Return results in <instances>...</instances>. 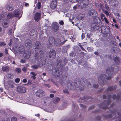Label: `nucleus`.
<instances>
[{
	"mask_svg": "<svg viewBox=\"0 0 121 121\" xmlns=\"http://www.w3.org/2000/svg\"><path fill=\"white\" fill-rule=\"evenodd\" d=\"M72 2H74L77 1L78 3H80L79 6L81 8L84 7L87 4L86 2L88 3V0H70Z\"/></svg>",
	"mask_w": 121,
	"mask_h": 121,
	"instance_id": "3",
	"label": "nucleus"
},
{
	"mask_svg": "<svg viewBox=\"0 0 121 121\" xmlns=\"http://www.w3.org/2000/svg\"><path fill=\"white\" fill-rule=\"evenodd\" d=\"M2 69L4 72H7L9 71V69L8 66H6L2 67Z\"/></svg>",
	"mask_w": 121,
	"mask_h": 121,
	"instance_id": "26",
	"label": "nucleus"
},
{
	"mask_svg": "<svg viewBox=\"0 0 121 121\" xmlns=\"http://www.w3.org/2000/svg\"><path fill=\"white\" fill-rule=\"evenodd\" d=\"M18 91L21 93H24L26 92V88L22 86H19L17 88Z\"/></svg>",
	"mask_w": 121,
	"mask_h": 121,
	"instance_id": "8",
	"label": "nucleus"
},
{
	"mask_svg": "<svg viewBox=\"0 0 121 121\" xmlns=\"http://www.w3.org/2000/svg\"><path fill=\"white\" fill-rule=\"evenodd\" d=\"M30 74L31 75H32L33 76H35V75H37L33 72H31L30 73Z\"/></svg>",
	"mask_w": 121,
	"mask_h": 121,
	"instance_id": "64",
	"label": "nucleus"
},
{
	"mask_svg": "<svg viewBox=\"0 0 121 121\" xmlns=\"http://www.w3.org/2000/svg\"><path fill=\"white\" fill-rule=\"evenodd\" d=\"M95 107L94 105H93L90 107L88 109V110H89L90 109H91L94 108Z\"/></svg>",
	"mask_w": 121,
	"mask_h": 121,
	"instance_id": "53",
	"label": "nucleus"
},
{
	"mask_svg": "<svg viewBox=\"0 0 121 121\" xmlns=\"http://www.w3.org/2000/svg\"><path fill=\"white\" fill-rule=\"evenodd\" d=\"M27 69V68L26 67H24L23 68L22 70L26 72Z\"/></svg>",
	"mask_w": 121,
	"mask_h": 121,
	"instance_id": "55",
	"label": "nucleus"
},
{
	"mask_svg": "<svg viewBox=\"0 0 121 121\" xmlns=\"http://www.w3.org/2000/svg\"><path fill=\"white\" fill-rule=\"evenodd\" d=\"M65 40V39L64 38V37L63 36H62L61 37L60 40L58 39L57 40V41H58V42H57L58 43H59L60 42H61V44L62 45L64 44L65 43V42L67 41V39L64 40Z\"/></svg>",
	"mask_w": 121,
	"mask_h": 121,
	"instance_id": "13",
	"label": "nucleus"
},
{
	"mask_svg": "<svg viewBox=\"0 0 121 121\" xmlns=\"http://www.w3.org/2000/svg\"><path fill=\"white\" fill-rule=\"evenodd\" d=\"M98 25L95 23L92 24L91 26V30H95L98 29Z\"/></svg>",
	"mask_w": 121,
	"mask_h": 121,
	"instance_id": "16",
	"label": "nucleus"
},
{
	"mask_svg": "<svg viewBox=\"0 0 121 121\" xmlns=\"http://www.w3.org/2000/svg\"><path fill=\"white\" fill-rule=\"evenodd\" d=\"M91 99V97H80V99H81V100H84L83 101H85L86 100L85 99H86L87 100H88V99H89L90 98Z\"/></svg>",
	"mask_w": 121,
	"mask_h": 121,
	"instance_id": "34",
	"label": "nucleus"
},
{
	"mask_svg": "<svg viewBox=\"0 0 121 121\" xmlns=\"http://www.w3.org/2000/svg\"><path fill=\"white\" fill-rule=\"evenodd\" d=\"M7 83L9 85V88H13L14 87V83L12 80H10L8 81Z\"/></svg>",
	"mask_w": 121,
	"mask_h": 121,
	"instance_id": "15",
	"label": "nucleus"
},
{
	"mask_svg": "<svg viewBox=\"0 0 121 121\" xmlns=\"http://www.w3.org/2000/svg\"><path fill=\"white\" fill-rule=\"evenodd\" d=\"M31 41L30 40H26L25 42V45L26 47H27L28 46H29L30 47V46L31 45Z\"/></svg>",
	"mask_w": 121,
	"mask_h": 121,
	"instance_id": "23",
	"label": "nucleus"
},
{
	"mask_svg": "<svg viewBox=\"0 0 121 121\" xmlns=\"http://www.w3.org/2000/svg\"><path fill=\"white\" fill-rule=\"evenodd\" d=\"M39 56H38V53H36L35 55V59L37 61L39 62L40 61L41 58L43 56V54L42 53V52L40 51L39 52Z\"/></svg>",
	"mask_w": 121,
	"mask_h": 121,
	"instance_id": "5",
	"label": "nucleus"
},
{
	"mask_svg": "<svg viewBox=\"0 0 121 121\" xmlns=\"http://www.w3.org/2000/svg\"><path fill=\"white\" fill-rule=\"evenodd\" d=\"M73 106L74 108H78V105L76 104H73Z\"/></svg>",
	"mask_w": 121,
	"mask_h": 121,
	"instance_id": "45",
	"label": "nucleus"
},
{
	"mask_svg": "<svg viewBox=\"0 0 121 121\" xmlns=\"http://www.w3.org/2000/svg\"><path fill=\"white\" fill-rule=\"evenodd\" d=\"M30 52H24L23 54L24 57L26 59H28L30 58Z\"/></svg>",
	"mask_w": 121,
	"mask_h": 121,
	"instance_id": "14",
	"label": "nucleus"
},
{
	"mask_svg": "<svg viewBox=\"0 0 121 121\" xmlns=\"http://www.w3.org/2000/svg\"><path fill=\"white\" fill-rule=\"evenodd\" d=\"M15 71L17 73H20L21 71V69L19 68H16Z\"/></svg>",
	"mask_w": 121,
	"mask_h": 121,
	"instance_id": "37",
	"label": "nucleus"
},
{
	"mask_svg": "<svg viewBox=\"0 0 121 121\" xmlns=\"http://www.w3.org/2000/svg\"><path fill=\"white\" fill-rule=\"evenodd\" d=\"M104 76H99L98 79V82L99 84L102 85L104 84V80L103 79Z\"/></svg>",
	"mask_w": 121,
	"mask_h": 121,
	"instance_id": "11",
	"label": "nucleus"
},
{
	"mask_svg": "<svg viewBox=\"0 0 121 121\" xmlns=\"http://www.w3.org/2000/svg\"><path fill=\"white\" fill-rule=\"evenodd\" d=\"M87 87H88L90 88H91L92 87V86H91V84L89 82H87Z\"/></svg>",
	"mask_w": 121,
	"mask_h": 121,
	"instance_id": "48",
	"label": "nucleus"
},
{
	"mask_svg": "<svg viewBox=\"0 0 121 121\" xmlns=\"http://www.w3.org/2000/svg\"><path fill=\"white\" fill-rule=\"evenodd\" d=\"M55 39L54 37H51L50 38L49 41V43L50 44L49 45L51 46L52 44H53L54 43Z\"/></svg>",
	"mask_w": 121,
	"mask_h": 121,
	"instance_id": "18",
	"label": "nucleus"
},
{
	"mask_svg": "<svg viewBox=\"0 0 121 121\" xmlns=\"http://www.w3.org/2000/svg\"><path fill=\"white\" fill-rule=\"evenodd\" d=\"M88 51L89 52H92L93 51V48L92 47H88L87 48Z\"/></svg>",
	"mask_w": 121,
	"mask_h": 121,
	"instance_id": "36",
	"label": "nucleus"
},
{
	"mask_svg": "<svg viewBox=\"0 0 121 121\" xmlns=\"http://www.w3.org/2000/svg\"><path fill=\"white\" fill-rule=\"evenodd\" d=\"M7 9L9 11H11L13 10L12 5V4H10L7 6Z\"/></svg>",
	"mask_w": 121,
	"mask_h": 121,
	"instance_id": "29",
	"label": "nucleus"
},
{
	"mask_svg": "<svg viewBox=\"0 0 121 121\" xmlns=\"http://www.w3.org/2000/svg\"><path fill=\"white\" fill-rule=\"evenodd\" d=\"M86 81H83V86H82L81 83V82L78 79L76 78L75 80L74 83L73 82L71 81H69L67 83V86L68 88L72 90H74L76 88H79V90L82 91L84 90V86H85V85L86 84L85 83H86Z\"/></svg>",
	"mask_w": 121,
	"mask_h": 121,
	"instance_id": "1",
	"label": "nucleus"
},
{
	"mask_svg": "<svg viewBox=\"0 0 121 121\" xmlns=\"http://www.w3.org/2000/svg\"><path fill=\"white\" fill-rule=\"evenodd\" d=\"M101 117L100 116H97L96 117V119L98 120H100L101 119Z\"/></svg>",
	"mask_w": 121,
	"mask_h": 121,
	"instance_id": "54",
	"label": "nucleus"
},
{
	"mask_svg": "<svg viewBox=\"0 0 121 121\" xmlns=\"http://www.w3.org/2000/svg\"><path fill=\"white\" fill-rule=\"evenodd\" d=\"M30 78L31 79H33L35 80L36 79L35 76H31Z\"/></svg>",
	"mask_w": 121,
	"mask_h": 121,
	"instance_id": "60",
	"label": "nucleus"
},
{
	"mask_svg": "<svg viewBox=\"0 0 121 121\" xmlns=\"http://www.w3.org/2000/svg\"><path fill=\"white\" fill-rule=\"evenodd\" d=\"M5 45V43L4 42H0V46H3Z\"/></svg>",
	"mask_w": 121,
	"mask_h": 121,
	"instance_id": "44",
	"label": "nucleus"
},
{
	"mask_svg": "<svg viewBox=\"0 0 121 121\" xmlns=\"http://www.w3.org/2000/svg\"><path fill=\"white\" fill-rule=\"evenodd\" d=\"M44 85L47 87H48V88L50 87V85L48 84H45Z\"/></svg>",
	"mask_w": 121,
	"mask_h": 121,
	"instance_id": "56",
	"label": "nucleus"
},
{
	"mask_svg": "<svg viewBox=\"0 0 121 121\" xmlns=\"http://www.w3.org/2000/svg\"><path fill=\"white\" fill-rule=\"evenodd\" d=\"M59 23L60 25H63L64 24V22L63 21H59Z\"/></svg>",
	"mask_w": 121,
	"mask_h": 121,
	"instance_id": "50",
	"label": "nucleus"
},
{
	"mask_svg": "<svg viewBox=\"0 0 121 121\" xmlns=\"http://www.w3.org/2000/svg\"><path fill=\"white\" fill-rule=\"evenodd\" d=\"M37 6L38 9H39L41 7V3L40 2H39L37 4Z\"/></svg>",
	"mask_w": 121,
	"mask_h": 121,
	"instance_id": "42",
	"label": "nucleus"
},
{
	"mask_svg": "<svg viewBox=\"0 0 121 121\" xmlns=\"http://www.w3.org/2000/svg\"><path fill=\"white\" fill-rule=\"evenodd\" d=\"M20 79L19 78H16L15 80V82L18 83L20 81Z\"/></svg>",
	"mask_w": 121,
	"mask_h": 121,
	"instance_id": "39",
	"label": "nucleus"
},
{
	"mask_svg": "<svg viewBox=\"0 0 121 121\" xmlns=\"http://www.w3.org/2000/svg\"><path fill=\"white\" fill-rule=\"evenodd\" d=\"M108 97L107 100H105L103 102L99 104V108L104 109H107V106L111 102V95H108Z\"/></svg>",
	"mask_w": 121,
	"mask_h": 121,
	"instance_id": "2",
	"label": "nucleus"
},
{
	"mask_svg": "<svg viewBox=\"0 0 121 121\" xmlns=\"http://www.w3.org/2000/svg\"><path fill=\"white\" fill-rule=\"evenodd\" d=\"M32 68H34L35 69H37L38 68V66L36 65H35L32 66Z\"/></svg>",
	"mask_w": 121,
	"mask_h": 121,
	"instance_id": "47",
	"label": "nucleus"
},
{
	"mask_svg": "<svg viewBox=\"0 0 121 121\" xmlns=\"http://www.w3.org/2000/svg\"><path fill=\"white\" fill-rule=\"evenodd\" d=\"M35 94L37 97H42L44 94V92L43 90L39 89L37 91Z\"/></svg>",
	"mask_w": 121,
	"mask_h": 121,
	"instance_id": "6",
	"label": "nucleus"
},
{
	"mask_svg": "<svg viewBox=\"0 0 121 121\" xmlns=\"http://www.w3.org/2000/svg\"><path fill=\"white\" fill-rule=\"evenodd\" d=\"M35 47H36L35 48V49L39 50L41 48V44L39 42H37L36 43Z\"/></svg>",
	"mask_w": 121,
	"mask_h": 121,
	"instance_id": "24",
	"label": "nucleus"
},
{
	"mask_svg": "<svg viewBox=\"0 0 121 121\" xmlns=\"http://www.w3.org/2000/svg\"><path fill=\"white\" fill-rule=\"evenodd\" d=\"M57 65H59L61 63V61L60 60H58L57 61Z\"/></svg>",
	"mask_w": 121,
	"mask_h": 121,
	"instance_id": "57",
	"label": "nucleus"
},
{
	"mask_svg": "<svg viewBox=\"0 0 121 121\" xmlns=\"http://www.w3.org/2000/svg\"><path fill=\"white\" fill-rule=\"evenodd\" d=\"M104 13L106 15H107V16L108 15L109 13L107 11H105L104 12Z\"/></svg>",
	"mask_w": 121,
	"mask_h": 121,
	"instance_id": "61",
	"label": "nucleus"
},
{
	"mask_svg": "<svg viewBox=\"0 0 121 121\" xmlns=\"http://www.w3.org/2000/svg\"><path fill=\"white\" fill-rule=\"evenodd\" d=\"M103 29L106 30H109V27L108 26V28H107L106 26H104L103 27Z\"/></svg>",
	"mask_w": 121,
	"mask_h": 121,
	"instance_id": "43",
	"label": "nucleus"
},
{
	"mask_svg": "<svg viewBox=\"0 0 121 121\" xmlns=\"http://www.w3.org/2000/svg\"><path fill=\"white\" fill-rule=\"evenodd\" d=\"M102 116L104 117V118H111L112 117V115L111 114H109L108 115H103Z\"/></svg>",
	"mask_w": 121,
	"mask_h": 121,
	"instance_id": "31",
	"label": "nucleus"
},
{
	"mask_svg": "<svg viewBox=\"0 0 121 121\" xmlns=\"http://www.w3.org/2000/svg\"><path fill=\"white\" fill-rule=\"evenodd\" d=\"M27 81V80L26 79H24L23 80L22 82L24 83H26Z\"/></svg>",
	"mask_w": 121,
	"mask_h": 121,
	"instance_id": "58",
	"label": "nucleus"
},
{
	"mask_svg": "<svg viewBox=\"0 0 121 121\" xmlns=\"http://www.w3.org/2000/svg\"><path fill=\"white\" fill-rule=\"evenodd\" d=\"M116 89V87L113 86H111L110 87H108L107 90H105V91L106 90L109 91H113L115 90Z\"/></svg>",
	"mask_w": 121,
	"mask_h": 121,
	"instance_id": "20",
	"label": "nucleus"
},
{
	"mask_svg": "<svg viewBox=\"0 0 121 121\" xmlns=\"http://www.w3.org/2000/svg\"><path fill=\"white\" fill-rule=\"evenodd\" d=\"M85 37V35L83 33L82 35V39H83Z\"/></svg>",
	"mask_w": 121,
	"mask_h": 121,
	"instance_id": "59",
	"label": "nucleus"
},
{
	"mask_svg": "<svg viewBox=\"0 0 121 121\" xmlns=\"http://www.w3.org/2000/svg\"><path fill=\"white\" fill-rule=\"evenodd\" d=\"M84 17V14H80L78 15V18L79 20H81Z\"/></svg>",
	"mask_w": 121,
	"mask_h": 121,
	"instance_id": "30",
	"label": "nucleus"
},
{
	"mask_svg": "<svg viewBox=\"0 0 121 121\" xmlns=\"http://www.w3.org/2000/svg\"><path fill=\"white\" fill-rule=\"evenodd\" d=\"M89 15L93 16H96L97 15L96 11L93 10H91L89 11L88 12Z\"/></svg>",
	"mask_w": 121,
	"mask_h": 121,
	"instance_id": "12",
	"label": "nucleus"
},
{
	"mask_svg": "<svg viewBox=\"0 0 121 121\" xmlns=\"http://www.w3.org/2000/svg\"><path fill=\"white\" fill-rule=\"evenodd\" d=\"M3 26L5 28H6L7 26V23H3Z\"/></svg>",
	"mask_w": 121,
	"mask_h": 121,
	"instance_id": "51",
	"label": "nucleus"
},
{
	"mask_svg": "<svg viewBox=\"0 0 121 121\" xmlns=\"http://www.w3.org/2000/svg\"><path fill=\"white\" fill-rule=\"evenodd\" d=\"M100 16H101V18L102 20V21H104V19L106 18L104 14L102 13H101Z\"/></svg>",
	"mask_w": 121,
	"mask_h": 121,
	"instance_id": "35",
	"label": "nucleus"
},
{
	"mask_svg": "<svg viewBox=\"0 0 121 121\" xmlns=\"http://www.w3.org/2000/svg\"><path fill=\"white\" fill-rule=\"evenodd\" d=\"M13 16H14L13 15L12 13H10L8 14L7 16V18L8 19H9L12 18Z\"/></svg>",
	"mask_w": 121,
	"mask_h": 121,
	"instance_id": "33",
	"label": "nucleus"
},
{
	"mask_svg": "<svg viewBox=\"0 0 121 121\" xmlns=\"http://www.w3.org/2000/svg\"><path fill=\"white\" fill-rule=\"evenodd\" d=\"M99 85L98 84H95L93 85L94 87L95 88H97L98 87Z\"/></svg>",
	"mask_w": 121,
	"mask_h": 121,
	"instance_id": "52",
	"label": "nucleus"
},
{
	"mask_svg": "<svg viewBox=\"0 0 121 121\" xmlns=\"http://www.w3.org/2000/svg\"><path fill=\"white\" fill-rule=\"evenodd\" d=\"M56 55V52L54 50H51L49 54V56L50 58H53L55 57Z\"/></svg>",
	"mask_w": 121,
	"mask_h": 121,
	"instance_id": "10",
	"label": "nucleus"
},
{
	"mask_svg": "<svg viewBox=\"0 0 121 121\" xmlns=\"http://www.w3.org/2000/svg\"><path fill=\"white\" fill-rule=\"evenodd\" d=\"M81 107H82L83 109L86 108V106L84 105L83 104H79Z\"/></svg>",
	"mask_w": 121,
	"mask_h": 121,
	"instance_id": "46",
	"label": "nucleus"
},
{
	"mask_svg": "<svg viewBox=\"0 0 121 121\" xmlns=\"http://www.w3.org/2000/svg\"><path fill=\"white\" fill-rule=\"evenodd\" d=\"M60 99L58 97H55L54 98L53 102L55 104L58 103L60 101Z\"/></svg>",
	"mask_w": 121,
	"mask_h": 121,
	"instance_id": "21",
	"label": "nucleus"
},
{
	"mask_svg": "<svg viewBox=\"0 0 121 121\" xmlns=\"http://www.w3.org/2000/svg\"><path fill=\"white\" fill-rule=\"evenodd\" d=\"M11 121H17V119L15 117H13L11 119Z\"/></svg>",
	"mask_w": 121,
	"mask_h": 121,
	"instance_id": "40",
	"label": "nucleus"
},
{
	"mask_svg": "<svg viewBox=\"0 0 121 121\" xmlns=\"http://www.w3.org/2000/svg\"><path fill=\"white\" fill-rule=\"evenodd\" d=\"M111 2H112L113 3V5L115 6H117L118 4V1L116 0H112Z\"/></svg>",
	"mask_w": 121,
	"mask_h": 121,
	"instance_id": "32",
	"label": "nucleus"
},
{
	"mask_svg": "<svg viewBox=\"0 0 121 121\" xmlns=\"http://www.w3.org/2000/svg\"><path fill=\"white\" fill-rule=\"evenodd\" d=\"M114 60L118 64L120 62V59L118 57L116 56L114 58Z\"/></svg>",
	"mask_w": 121,
	"mask_h": 121,
	"instance_id": "27",
	"label": "nucleus"
},
{
	"mask_svg": "<svg viewBox=\"0 0 121 121\" xmlns=\"http://www.w3.org/2000/svg\"><path fill=\"white\" fill-rule=\"evenodd\" d=\"M54 95L53 94H51L50 95V97L51 98H52L54 97Z\"/></svg>",
	"mask_w": 121,
	"mask_h": 121,
	"instance_id": "63",
	"label": "nucleus"
},
{
	"mask_svg": "<svg viewBox=\"0 0 121 121\" xmlns=\"http://www.w3.org/2000/svg\"><path fill=\"white\" fill-rule=\"evenodd\" d=\"M40 13H37L35 14L34 19L35 21H38L40 18Z\"/></svg>",
	"mask_w": 121,
	"mask_h": 121,
	"instance_id": "17",
	"label": "nucleus"
},
{
	"mask_svg": "<svg viewBox=\"0 0 121 121\" xmlns=\"http://www.w3.org/2000/svg\"><path fill=\"white\" fill-rule=\"evenodd\" d=\"M53 30L55 31H56L58 29V24L56 22H53L52 24Z\"/></svg>",
	"mask_w": 121,
	"mask_h": 121,
	"instance_id": "9",
	"label": "nucleus"
},
{
	"mask_svg": "<svg viewBox=\"0 0 121 121\" xmlns=\"http://www.w3.org/2000/svg\"><path fill=\"white\" fill-rule=\"evenodd\" d=\"M22 8L21 9H17L14 12L13 16H14L18 17L19 18L22 16Z\"/></svg>",
	"mask_w": 121,
	"mask_h": 121,
	"instance_id": "4",
	"label": "nucleus"
},
{
	"mask_svg": "<svg viewBox=\"0 0 121 121\" xmlns=\"http://www.w3.org/2000/svg\"><path fill=\"white\" fill-rule=\"evenodd\" d=\"M105 21V22L107 24H108L109 23V22L108 21L107 19L106 18H105L104 19V21Z\"/></svg>",
	"mask_w": 121,
	"mask_h": 121,
	"instance_id": "49",
	"label": "nucleus"
},
{
	"mask_svg": "<svg viewBox=\"0 0 121 121\" xmlns=\"http://www.w3.org/2000/svg\"><path fill=\"white\" fill-rule=\"evenodd\" d=\"M63 90V92L64 93H67L68 94H69V92L68 89H65V90Z\"/></svg>",
	"mask_w": 121,
	"mask_h": 121,
	"instance_id": "41",
	"label": "nucleus"
},
{
	"mask_svg": "<svg viewBox=\"0 0 121 121\" xmlns=\"http://www.w3.org/2000/svg\"><path fill=\"white\" fill-rule=\"evenodd\" d=\"M67 76H62V77H61V78L62 79H60L59 81H58V82L60 83L61 85H63V83H65V80H63V78H67Z\"/></svg>",
	"mask_w": 121,
	"mask_h": 121,
	"instance_id": "22",
	"label": "nucleus"
},
{
	"mask_svg": "<svg viewBox=\"0 0 121 121\" xmlns=\"http://www.w3.org/2000/svg\"><path fill=\"white\" fill-rule=\"evenodd\" d=\"M24 49L23 46H20L19 48V50L20 52L21 53H22L24 52Z\"/></svg>",
	"mask_w": 121,
	"mask_h": 121,
	"instance_id": "25",
	"label": "nucleus"
},
{
	"mask_svg": "<svg viewBox=\"0 0 121 121\" xmlns=\"http://www.w3.org/2000/svg\"><path fill=\"white\" fill-rule=\"evenodd\" d=\"M32 83V82L31 80H28V83L26 84L27 85L29 86L31 85Z\"/></svg>",
	"mask_w": 121,
	"mask_h": 121,
	"instance_id": "38",
	"label": "nucleus"
},
{
	"mask_svg": "<svg viewBox=\"0 0 121 121\" xmlns=\"http://www.w3.org/2000/svg\"><path fill=\"white\" fill-rule=\"evenodd\" d=\"M57 2L56 0H53L51 2L50 7L52 9H55L56 7Z\"/></svg>",
	"mask_w": 121,
	"mask_h": 121,
	"instance_id": "7",
	"label": "nucleus"
},
{
	"mask_svg": "<svg viewBox=\"0 0 121 121\" xmlns=\"http://www.w3.org/2000/svg\"><path fill=\"white\" fill-rule=\"evenodd\" d=\"M113 69L112 68L109 67L107 69L106 72L108 74H111L113 73Z\"/></svg>",
	"mask_w": 121,
	"mask_h": 121,
	"instance_id": "19",
	"label": "nucleus"
},
{
	"mask_svg": "<svg viewBox=\"0 0 121 121\" xmlns=\"http://www.w3.org/2000/svg\"><path fill=\"white\" fill-rule=\"evenodd\" d=\"M75 119H69L67 121H74Z\"/></svg>",
	"mask_w": 121,
	"mask_h": 121,
	"instance_id": "62",
	"label": "nucleus"
},
{
	"mask_svg": "<svg viewBox=\"0 0 121 121\" xmlns=\"http://www.w3.org/2000/svg\"><path fill=\"white\" fill-rule=\"evenodd\" d=\"M112 97L113 99H116L117 101L119 100L120 98V96L118 95H117V96H116V95L115 94L113 95Z\"/></svg>",
	"mask_w": 121,
	"mask_h": 121,
	"instance_id": "28",
	"label": "nucleus"
}]
</instances>
